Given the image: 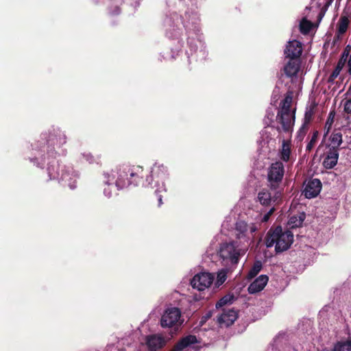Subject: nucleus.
Instances as JSON below:
<instances>
[{"mask_svg":"<svg viewBox=\"0 0 351 351\" xmlns=\"http://www.w3.org/2000/svg\"><path fill=\"white\" fill-rule=\"evenodd\" d=\"M340 71H339V69H335L333 72L331 73L328 78L329 82H333L335 79L337 77V76L339 75Z\"/></svg>","mask_w":351,"mask_h":351,"instance_id":"34","label":"nucleus"},{"mask_svg":"<svg viewBox=\"0 0 351 351\" xmlns=\"http://www.w3.org/2000/svg\"><path fill=\"white\" fill-rule=\"evenodd\" d=\"M181 311L177 307L166 308L161 316L160 325L162 328H172L180 324Z\"/></svg>","mask_w":351,"mask_h":351,"instance_id":"6","label":"nucleus"},{"mask_svg":"<svg viewBox=\"0 0 351 351\" xmlns=\"http://www.w3.org/2000/svg\"><path fill=\"white\" fill-rule=\"evenodd\" d=\"M165 337L162 334H151L145 337L142 344L148 351H158L167 343Z\"/></svg>","mask_w":351,"mask_h":351,"instance_id":"9","label":"nucleus"},{"mask_svg":"<svg viewBox=\"0 0 351 351\" xmlns=\"http://www.w3.org/2000/svg\"><path fill=\"white\" fill-rule=\"evenodd\" d=\"M292 96L287 95L280 104L276 117V128L279 132L290 133L295 123V109L291 108Z\"/></svg>","mask_w":351,"mask_h":351,"instance_id":"3","label":"nucleus"},{"mask_svg":"<svg viewBox=\"0 0 351 351\" xmlns=\"http://www.w3.org/2000/svg\"><path fill=\"white\" fill-rule=\"evenodd\" d=\"M330 141L332 145L331 149H335L339 147L342 143V135L340 133L332 134L330 136Z\"/></svg>","mask_w":351,"mask_h":351,"instance_id":"26","label":"nucleus"},{"mask_svg":"<svg viewBox=\"0 0 351 351\" xmlns=\"http://www.w3.org/2000/svg\"><path fill=\"white\" fill-rule=\"evenodd\" d=\"M344 110L348 113H351V98L346 101L344 104Z\"/></svg>","mask_w":351,"mask_h":351,"instance_id":"35","label":"nucleus"},{"mask_svg":"<svg viewBox=\"0 0 351 351\" xmlns=\"http://www.w3.org/2000/svg\"><path fill=\"white\" fill-rule=\"evenodd\" d=\"M300 62L298 59H290L285 65L283 71L289 77H295L300 70Z\"/></svg>","mask_w":351,"mask_h":351,"instance_id":"15","label":"nucleus"},{"mask_svg":"<svg viewBox=\"0 0 351 351\" xmlns=\"http://www.w3.org/2000/svg\"><path fill=\"white\" fill-rule=\"evenodd\" d=\"M348 56V53H346L345 51L343 54V57H342L341 60L339 62V63L335 69H339V71H341Z\"/></svg>","mask_w":351,"mask_h":351,"instance_id":"32","label":"nucleus"},{"mask_svg":"<svg viewBox=\"0 0 351 351\" xmlns=\"http://www.w3.org/2000/svg\"><path fill=\"white\" fill-rule=\"evenodd\" d=\"M237 318V313L233 309L224 310L218 317V322L221 326H229L234 323Z\"/></svg>","mask_w":351,"mask_h":351,"instance_id":"14","label":"nucleus"},{"mask_svg":"<svg viewBox=\"0 0 351 351\" xmlns=\"http://www.w3.org/2000/svg\"><path fill=\"white\" fill-rule=\"evenodd\" d=\"M274 210V207H271V208L266 214H265L263 217H261V215H257L255 218L256 221L254 222H258V228L259 227L261 222H266L269 220L270 216L273 214Z\"/></svg>","mask_w":351,"mask_h":351,"instance_id":"25","label":"nucleus"},{"mask_svg":"<svg viewBox=\"0 0 351 351\" xmlns=\"http://www.w3.org/2000/svg\"><path fill=\"white\" fill-rule=\"evenodd\" d=\"M158 202H159V205H161L162 204L161 195L158 196Z\"/></svg>","mask_w":351,"mask_h":351,"instance_id":"38","label":"nucleus"},{"mask_svg":"<svg viewBox=\"0 0 351 351\" xmlns=\"http://www.w3.org/2000/svg\"><path fill=\"white\" fill-rule=\"evenodd\" d=\"M214 281V276L210 272H200L195 274L191 280V285L194 289L204 291L208 289Z\"/></svg>","mask_w":351,"mask_h":351,"instance_id":"8","label":"nucleus"},{"mask_svg":"<svg viewBox=\"0 0 351 351\" xmlns=\"http://www.w3.org/2000/svg\"><path fill=\"white\" fill-rule=\"evenodd\" d=\"M261 263L259 261L256 262L252 268L250 270L248 273V277L250 278L254 277L261 271Z\"/></svg>","mask_w":351,"mask_h":351,"instance_id":"28","label":"nucleus"},{"mask_svg":"<svg viewBox=\"0 0 351 351\" xmlns=\"http://www.w3.org/2000/svg\"><path fill=\"white\" fill-rule=\"evenodd\" d=\"M199 341L195 335H187L182 338L171 351H187Z\"/></svg>","mask_w":351,"mask_h":351,"instance_id":"12","label":"nucleus"},{"mask_svg":"<svg viewBox=\"0 0 351 351\" xmlns=\"http://www.w3.org/2000/svg\"><path fill=\"white\" fill-rule=\"evenodd\" d=\"M104 177H105L104 175ZM104 179H105L104 182L108 185V187L104 189V193L106 197H111L112 193H111V190H110V189H109V186H110V184H112L113 182L115 183L117 178L116 177L113 181H109L108 183L107 182V179L106 178H104Z\"/></svg>","mask_w":351,"mask_h":351,"instance_id":"30","label":"nucleus"},{"mask_svg":"<svg viewBox=\"0 0 351 351\" xmlns=\"http://www.w3.org/2000/svg\"><path fill=\"white\" fill-rule=\"evenodd\" d=\"M305 217L306 216L304 213H300L298 215H293L290 217L288 221V225L291 228L300 227L304 221Z\"/></svg>","mask_w":351,"mask_h":351,"instance_id":"19","label":"nucleus"},{"mask_svg":"<svg viewBox=\"0 0 351 351\" xmlns=\"http://www.w3.org/2000/svg\"><path fill=\"white\" fill-rule=\"evenodd\" d=\"M291 143L289 141H283L280 152V158L282 160L287 162L290 158Z\"/></svg>","mask_w":351,"mask_h":351,"instance_id":"21","label":"nucleus"},{"mask_svg":"<svg viewBox=\"0 0 351 351\" xmlns=\"http://www.w3.org/2000/svg\"><path fill=\"white\" fill-rule=\"evenodd\" d=\"M83 157L85 160L88 162L90 164L97 162V159L94 158L90 153H84L83 154Z\"/></svg>","mask_w":351,"mask_h":351,"instance_id":"33","label":"nucleus"},{"mask_svg":"<svg viewBox=\"0 0 351 351\" xmlns=\"http://www.w3.org/2000/svg\"><path fill=\"white\" fill-rule=\"evenodd\" d=\"M258 230V222L239 221L236 223V237L239 240L243 239L241 244H247L248 247L254 239V232Z\"/></svg>","mask_w":351,"mask_h":351,"instance_id":"5","label":"nucleus"},{"mask_svg":"<svg viewBox=\"0 0 351 351\" xmlns=\"http://www.w3.org/2000/svg\"><path fill=\"white\" fill-rule=\"evenodd\" d=\"M58 165L56 162L53 161V164L48 167L47 171L50 179H58L59 173L57 171Z\"/></svg>","mask_w":351,"mask_h":351,"instance_id":"24","label":"nucleus"},{"mask_svg":"<svg viewBox=\"0 0 351 351\" xmlns=\"http://www.w3.org/2000/svg\"><path fill=\"white\" fill-rule=\"evenodd\" d=\"M232 300V296L226 295L217 302L216 307L219 308L226 304L231 303Z\"/></svg>","mask_w":351,"mask_h":351,"instance_id":"29","label":"nucleus"},{"mask_svg":"<svg viewBox=\"0 0 351 351\" xmlns=\"http://www.w3.org/2000/svg\"><path fill=\"white\" fill-rule=\"evenodd\" d=\"M293 241V234L290 231H282L280 226L270 229L265 238V245L267 247L275 245L276 252L287 250Z\"/></svg>","mask_w":351,"mask_h":351,"instance_id":"4","label":"nucleus"},{"mask_svg":"<svg viewBox=\"0 0 351 351\" xmlns=\"http://www.w3.org/2000/svg\"><path fill=\"white\" fill-rule=\"evenodd\" d=\"M333 351H351V341L337 343Z\"/></svg>","mask_w":351,"mask_h":351,"instance_id":"27","label":"nucleus"},{"mask_svg":"<svg viewBox=\"0 0 351 351\" xmlns=\"http://www.w3.org/2000/svg\"><path fill=\"white\" fill-rule=\"evenodd\" d=\"M349 21L346 16H343L340 19L338 23V32L340 34H344L348 27Z\"/></svg>","mask_w":351,"mask_h":351,"instance_id":"23","label":"nucleus"},{"mask_svg":"<svg viewBox=\"0 0 351 351\" xmlns=\"http://www.w3.org/2000/svg\"><path fill=\"white\" fill-rule=\"evenodd\" d=\"M348 66L349 73H351V56H350V58H349V60L348 62Z\"/></svg>","mask_w":351,"mask_h":351,"instance_id":"36","label":"nucleus"},{"mask_svg":"<svg viewBox=\"0 0 351 351\" xmlns=\"http://www.w3.org/2000/svg\"><path fill=\"white\" fill-rule=\"evenodd\" d=\"M339 153L336 149H330L326 157L323 161V165L326 169L333 168L337 163Z\"/></svg>","mask_w":351,"mask_h":351,"instance_id":"17","label":"nucleus"},{"mask_svg":"<svg viewBox=\"0 0 351 351\" xmlns=\"http://www.w3.org/2000/svg\"><path fill=\"white\" fill-rule=\"evenodd\" d=\"M332 122V119H331V120H330V119H328V121L326 122V125H328V128L330 127Z\"/></svg>","mask_w":351,"mask_h":351,"instance_id":"37","label":"nucleus"},{"mask_svg":"<svg viewBox=\"0 0 351 351\" xmlns=\"http://www.w3.org/2000/svg\"><path fill=\"white\" fill-rule=\"evenodd\" d=\"M234 269L229 267H224L217 273V278L214 282L215 287L218 288L226 280L228 274L231 273Z\"/></svg>","mask_w":351,"mask_h":351,"instance_id":"18","label":"nucleus"},{"mask_svg":"<svg viewBox=\"0 0 351 351\" xmlns=\"http://www.w3.org/2000/svg\"><path fill=\"white\" fill-rule=\"evenodd\" d=\"M317 137H318V132H315L311 137L310 142L308 143V145L306 146V149L311 150L313 147L315 143H316V141L317 140Z\"/></svg>","mask_w":351,"mask_h":351,"instance_id":"31","label":"nucleus"},{"mask_svg":"<svg viewBox=\"0 0 351 351\" xmlns=\"http://www.w3.org/2000/svg\"><path fill=\"white\" fill-rule=\"evenodd\" d=\"M77 175L74 172L66 171L62 173L60 179L65 182H68V185L72 189L75 188V178Z\"/></svg>","mask_w":351,"mask_h":351,"instance_id":"20","label":"nucleus"},{"mask_svg":"<svg viewBox=\"0 0 351 351\" xmlns=\"http://www.w3.org/2000/svg\"><path fill=\"white\" fill-rule=\"evenodd\" d=\"M302 52V43L298 40H293L289 41L285 49V54L287 58L290 59H298Z\"/></svg>","mask_w":351,"mask_h":351,"instance_id":"11","label":"nucleus"},{"mask_svg":"<svg viewBox=\"0 0 351 351\" xmlns=\"http://www.w3.org/2000/svg\"><path fill=\"white\" fill-rule=\"evenodd\" d=\"M281 197L280 191L276 186H271L269 189H263L258 193V200L263 206H272L278 203Z\"/></svg>","mask_w":351,"mask_h":351,"instance_id":"7","label":"nucleus"},{"mask_svg":"<svg viewBox=\"0 0 351 351\" xmlns=\"http://www.w3.org/2000/svg\"><path fill=\"white\" fill-rule=\"evenodd\" d=\"M247 250V244H241V241L223 242L217 250L219 261L223 267L234 269Z\"/></svg>","mask_w":351,"mask_h":351,"instance_id":"2","label":"nucleus"},{"mask_svg":"<svg viewBox=\"0 0 351 351\" xmlns=\"http://www.w3.org/2000/svg\"><path fill=\"white\" fill-rule=\"evenodd\" d=\"M104 176L108 183L109 181H113L117 177L115 184L118 189H123L130 184L137 186L141 183L145 186H147L154 181L155 186L157 188L156 193L166 191L164 181L167 178V171L162 165L155 164L153 166L151 175L147 176L145 183L143 181V169L141 166L123 165L114 170L105 172Z\"/></svg>","mask_w":351,"mask_h":351,"instance_id":"1","label":"nucleus"},{"mask_svg":"<svg viewBox=\"0 0 351 351\" xmlns=\"http://www.w3.org/2000/svg\"><path fill=\"white\" fill-rule=\"evenodd\" d=\"M284 166L281 162L272 163L268 172V180L271 186H276L284 176Z\"/></svg>","mask_w":351,"mask_h":351,"instance_id":"10","label":"nucleus"},{"mask_svg":"<svg viewBox=\"0 0 351 351\" xmlns=\"http://www.w3.org/2000/svg\"><path fill=\"white\" fill-rule=\"evenodd\" d=\"M321 189L322 183L318 179L309 180L304 190V195L307 198L315 197L319 193Z\"/></svg>","mask_w":351,"mask_h":351,"instance_id":"13","label":"nucleus"},{"mask_svg":"<svg viewBox=\"0 0 351 351\" xmlns=\"http://www.w3.org/2000/svg\"><path fill=\"white\" fill-rule=\"evenodd\" d=\"M268 282V277L265 275H261L253 282H252L249 287L248 291L250 293H255L262 291L266 286Z\"/></svg>","mask_w":351,"mask_h":351,"instance_id":"16","label":"nucleus"},{"mask_svg":"<svg viewBox=\"0 0 351 351\" xmlns=\"http://www.w3.org/2000/svg\"><path fill=\"white\" fill-rule=\"evenodd\" d=\"M312 26V23L304 17L300 23V30L302 34H306L311 30Z\"/></svg>","mask_w":351,"mask_h":351,"instance_id":"22","label":"nucleus"}]
</instances>
